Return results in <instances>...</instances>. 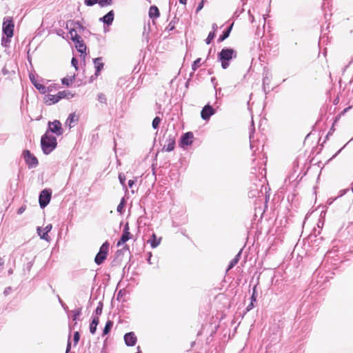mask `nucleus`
Listing matches in <instances>:
<instances>
[{
    "mask_svg": "<svg viewBox=\"0 0 353 353\" xmlns=\"http://www.w3.org/2000/svg\"><path fill=\"white\" fill-rule=\"evenodd\" d=\"M57 139L54 136L48 134V132L41 137V146L45 154H49L57 147Z\"/></svg>",
    "mask_w": 353,
    "mask_h": 353,
    "instance_id": "obj_1",
    "label": "nucleus"
},
{
    "mask_svg": "<svg viewBox=\"0 0 353 353\" xmlns=\"http://www.w3.org/2000/svg\"><path fill=\"white\" fill-rule=\"evenodd\" d=\"M236 57V52L232 48H223L218 54V59L221 63L223 69L228 68L230 61Z\"/></svg>",
    "mask_w": 353,
    "mask_h": 353,
    "instance_id": "obj_2",
    "label": "nucleus"
},
{
    "mask_svg": "<svg viewBox=\"0 0 353 353\" xmlns=\"http://www.w3.org/2000/svg\"><path fill=\"white\" fill-rule=\"evenodd\" d=\"M73 97V94L68 90H63L59 92L57 94H47L44 97L45 103L47 105H52L57 103L60 99L63 98L70 99Z\"/></svg>",
    "mask_w": 353,
    "mask_h": 353,
    "instance_id": "obj_3",
    "label": "nucleus"
},
{
    "mask_svg": "<svg viewBox=\"0 0 353 353\" xmlns=\"http://www.w3.org/2000/svg\"><path fill=\"white\" fill-rule=\"evenodd\" d=\"M109 245H110L108 241H105L101 246L99 251L97 254L95 259H94V262L97 265L101 264L106 259L107 254H108V252L109 250Z\"/></svg>",
    "mask_w": 353,
    "mask_h": 353,
    "instance_id": "obj_4",
    "label": "nucleus"
},
{
    "mask_svg": "<svg viewBox=\"0 0 353 353\" xmlns=\"http://www.w3.org/2000/svg\"><path fill=\"white\" fill-rule=\"evenodd\" d=\"M48 125V128L46 132H48V134L52 132L55 134L57 136H61L63 134V130L59 121L54 120V121H49Z\"/></svg>",
    "mask_w": 353,
    "mask_h": 353,
    "instance_id": "obj_5",
    "label": "nucleus"
},
{
    "mask_svg": "<svg viewBox=\"0 0 353 353\" xmlns=\"http://www.w3.org/2000/svg\"><path fill=\"white\" fill-rule=\"evenodd\" d=\"M3 35L7 37H12L14 31V23L12 19H4L2 27Z\"/></svg>",
    "mask_w": 353,
    "mask_h": 353,
    "instance_id": "obj_6",
    "label": "nucleus"
},
{
    "mask_svg": "<svg viewBox=\"0 0 353 353\" xmlns=\"http://www.w3.org/2000/svg\"><path fill=\"white\" fill-rule=\"evenodd\" d=\"M52 192L50 190L45 189L40 192L39 201L41 208H44L50 203Z\"/></svg>",
    "mask_w": 353,
    "mask_h": 353,
    "instance_id": "obj_7",
    "label": "nucleus"
},
{
    "mask_svg": "<svg viewBox=\"0 0 353 353\" xmlns=\"http://www.w3.org/2000/svg\"><path fill=\"white\" fill-rule=\"evenodd\" d=\"M23 157L29 168H33L37 166L39 163L37 159L29 150H24Z\"/></svg>",
    "mask_w": 353,
    "mask_h": 353,
    "instance_id": "obj_8",
    "label": "nucleus"
},
{
    "mask_svg": "<svg viewBox=\"0 0 353 353\" xmlns=\"http://www.w3.org/2000/svg\"><path fill=\"white\" fill-rule=\"evenodd\" d=\"M52 228V225L51 224H48L43 229H42L41 227H37V232L41 239L49 241L50 237L48 236V232L51 231Z\"/></svg>",
    "mask_w": 353,
    "mask_h": 353,
    "instance_id": "obj_9",
    "label": "nucleus"
},
{
    "mask_svg": "<svg viewBox=\"0 0 353 353\" xmlns=\"http://www.w3.org/2000/svg\"><path fill=\"white\" fill-rule=\"evenodd\" d=\"M215 114V110L209 104L205 105L201 112V118L203 120H208L211 116Z\"/></svg>",
    "mask_w": 353,
    "mask_h": 353,
    "instance_id": "obj_10",
    "label": "nucleus"
},
{
    "mask_svg": "<svg viewBox=\"0 0 353 353\" xmlns=\"http://www.w3.org/2000/svg\"><path fill=\"white\" fill-rule=\"evenodd\" d=\"M194 138L193 133L191 132H188L185 133L181 139V145L184 148L185 146L190 145L192 143V139Z\"/></svg>",
    "mask_w": 353,
    "mask_h": 353,
    "instance_id": "obj_11",
    "label": "nucleus"
},
{
    "mask_svg": "<svg viewBox=\"0 0 353 353\" xmlns=\"http://www.w3.org/2000/svg\"><path fill=\"white\" fill-rule=\"evenodd\" d=\"M131 238L130 233L129 232V226L128 223H126L124 230L123 232V234L121 236L120 240L117 243V246H120L122 244L125 243L126 241H128Z\"/></svg>",
    "mask_w": 353,
    "mask_h": 353,
    "instance_id": "obj_12",
    "label": "nucleus"
},
{
    "mask_svg": "<svg viewBox=\"0 0 353 353\" xmlns=\"http://www.w3.org/2000/svg\"><path fill=\"white\" fill-rule=\"evenodd\" d=\"M137 336L134 332H128L124 335V341L128 346H134L137 343Z\"/></svg>",
    "mask_w": 353,
    "mask_h": 353,
    "instance_id": "obj_13",
    "label": "nucleus"
},
{
    "mask_svg": "<svg viewBox=\"0 0 353 353\" xmlns=\"http://www.w3.org/2000/svg\"><path fill=\"white\" fill-rule=\"evenodd\" d=\"M114 13L113 10L108 12L105 16L100 18L99 20L104 24L110 26L114 20Z\"/></svg>",
    "mask_w": 353,
    "mask_h": 353,
    "instance_id": "obj_14",
    "label": "nucleus"
},
{
    "mask_svg": "<svg viewBox=\"0 0 353 353\" xmlns=\"http://www.w3.org/2000/svg\"><path fill=\"white\" fill-rule=\"evenodd\" d=\"M69 27H72L75 28L77 32H81L83 30V26L80 23L79 21H68L66 23V28H69Z\"/></svg>",
    "mask_w": 353,
    "mask_h": 353,
    "instance_id": "obj_15",
    "label": "nucleus"
},
{
    "mask_svg": "<svg viewBox=\"0 0 353 353\" xmlns=\"http://www.w3.org/2000/svg\"><path fill=\"white\" fill-rule=\"evenodd\" d=\"M94 64L96 68L95 74L99 75V72L103 68V63L102 62V59L101 57H98L94 59Z\"/></svg>",
    "mask_w": 353,
    "mask_h": 353,
    "instance_id": "obj_16",
    "label": "nucleus"
},
{
    "mask_svg": "<svg viewBox=\"0 0 353 353\" xmlns=\"http://www.w3.org/2000/svg\"><path fill=\"white\" fill-rule=\"evenodd\" d=\"M159 10L158 9V8L155 6H152L150 8V10H149V17L152 19H157L159 17Z\"/></svg>",
    "mask_w": 353,
    "mask_h": 353,
    "instance_id": "obj_17",
    "label": "nucleus"
},
{
    "mask_svg": "<svg viewBox=\"0 0 353 353\" xmlns=\"http://www.w3.org/2000/svg\"><path fill=\"white\" fill-rule=\"evenodd\" d=\"M75 43V47L77 48V50L83 53L85 52L86 50V46L84 44L83 41L81 39H77V41H74Z\"/></svg>",
    "mask_w": 353,
    "mask_h": 353,
    "instance_id": "obj_18",
    "label": "nucleus"
},
{
    "mask_svg": "<svg viewBox=\"0 0 353 353\" xmlns=\"http://www.w3.org/2000/svg\"><path fill=\"white\" fill-rule=\"evenodd\" d=\"M68 29L69 30V34L70 36V39L73 41H75L77 39H81V37L78 34V32L75 28H74L72 27H69V28H68Z\"/></svg>",
    "mask_w": 353,
    "mask_h": 353,
    "instance_id": "obj_19",
    "label": "nucleus"
},
{
    "mask_svg": "<svg viewBox=\"0 0 353 353\" xmlns=\"http://www.w3.org/2000/svg\"><path fill=\"white\" fill-rule=\"evenodd\" d=\"M160 241L161 239H157L156 235L153 234L151 239L148 240V242L150 243V245L152 248H155L159 245Z\"/></svg>",
    "mask_w": 353,
    "mask_h": 353,
    "instance_id": "obj_20",
    "label": "nucleus"
},
{
    "mask_svg": "<svg viewBox=\"0 0 353 353\" xmlns=\"http://www.w3.org/2000/svg\"><path fill=\"white\" fill-rule=\"evenodd\" d=\"M77 121H78V117L74 113H71L69 114V116L66 120L65 124L68 125L69 127L71 128L72 123H73L74 122Z\"/></svg>",
    "mask_w": 353,
    "mask_h": 353,
    "instance_id": "obj_21",
    "label": "nucleus"
},
{
    "mask_svg": "<svg viewBox=\"0 0 353 353\" xmlns=\"http://www.w3.org/2000/svg\"><path fill=\"white\" fill-rule=\"evenodd\" d=\"M241 252L240 251L236 256L235 257L230 261V264L228 265V270L233 268V267H234V265H236L239 259H240V257H241Z\"/></svg>",
    "mask_w": 353,
    "mask_h": 353,
    "instance_id": "obj_22",
    "label": "nucleus"
},
{
    "mask_svg": "<svg viewBox=\"0 0 353 353\" xmlns=\"http://www.w3.org/2000/svg\"><path fill=\"white\" fill-rule=\"evenodd\" d=\"M34 85L42 94H46L50 91L49 88H47L44 85L39 83H34Z\"/></svg>",
    "mask_w": 353,
    "mask_h": 353,
    "instance_id": "obj_23",
    "label": "nucleus"
},
{
    "mask_svg": "<svg viewBox=\"0 0 353 353\" xmlns=\"http://www.w3.org/2000/svg\"><path fill=\"white\" fill-rule=\"evenodd\" d=\"M270 83V78L268 76V72H267L263 79V90L265 93H267L266 88H269V85Z\"/></svg>",
    "mask_w": 353,
    "mask_h": 353,
    "instance_id": "obj_24",
    "label": "nucleus"
},
{
    "mask_svg": "<svg viewBox=\"0 0 353 353\" xmlns=\"http://www.w3.org/2000/svg\"><path fill=\"white\" fill-rule=\"evenodd\" d=\"M175 145V141L174 139H170L168 140V143L164 146V149L167 152H171L174 150Z\"/></svg>",
    "mask_w": 353,
    "mask_h": 353,
    "instance_id": "obj_25",
    "label": "nucleus"
},
{
    "mask_svg": "<svg viewBox=\"0 0 353 353\" xmlns=\"http://www.w3.org/2000/svg\"><path fill=\"white\" fill-rule=\"evenodd\" d=\"M232 26H230L227 30L223 31V34L220 36L219 39L220 41H223L229 37L230 31L232 30Z\"/></svg>",
    "mask_w": 353,
    "mask_h": 353,
    "instance_id": "obj_26",
    "label": "nucleus"
},
{
    "mask_svg": "<svg viewBox=\"0 0 353 353\" xmlns=\"http://www.w3.org/2000/svg\"><path fill=\"white\" fill-rule=\"evenodd\" d=\"M112 325H113V322L112 321H110V320L106 322V324H105V327L103 329V335L108 334L110 332Z\"/></svg>",
    "mask_w": 353,
    "mask_h": 353,
    "instance_id": "obj_27",
    "label": "nucleus"
},
{
    "mask_svg": "<svg viewBox=\"0 0 353 353\" xmlns=\"http://www.w3.org/2000/svg\"><path fill=\"white\" fill-rule=\"evenodd\" d=\"M72 319L73 321H76L81 314V308H78L71 311Z\"/></svg>",
    "mask_w": 353,
    "mask_h": 353,
    "instance_id": "obj_28",
    "label": "nucleus"
},
{
    "mask_svg": "<svg viewBox=\"0 0 353 353\" xmlns=\"http://www.w3.org/2000/svg\"><path fill=\"white\" fill-rule=\"evenodd\" d=\"M75 75L73 74L72 76L68 77H64L62 79L61 81L63 85H69L70 83H71L74 80Z\"/></svg>",
    "mask_w": 353,
    "mask_h": 353,
    "instance_id": "obj_29",
    "label": "nucleus"
},
{
    "mask_svg": "<svg viewBox=\"0 0 353 353\" xmlns=\"http://www.w3.org/2000/svg\"><path fill=\"white\" fill-rule=\"evenodd\" d=\"M125 205V199L123 198L121 200V201L117 208V210L119 213L121 214L123 212Z\"/></svg>",
    "mask_w": 353,
    "mask_h": 353,
    "instance_id": "obj_30",
    "label": "nucleus"
},
{
    "mask_svg": "<svg viewBox=\"0 0 353 353\" xmlns=\"http://www.w3.org/2000/svg\"><path fill=\"white\" fill-rule=\"evenodd\" d=\"M97 3L101 7L110 6L112 3V0H97Z\"/></svg>",
    "mask_w": 353,
    "mask_h": 353,
    "instance_id": "obj_31",
    "label": "nucleus"
},
{
    "mask_svg": "<svg viewBox=\"0 0 353 353\" xmlns=\"http://www.w3.org/2000/svg\"><path fill=\"white\" fill-rule=\"evenodd\" d=\"M161 118H160V117H156L153 119V121H152V128H153L154 129H157V128H159V124H160V123H161Z\"/></svg>",
    "mask_w": 353,
    "mask_h": 353,
    "instance_id": "obj_32",
    "label": "nucleus"
},
{
    "mask_svg": "<svg viewBox=\"0 0 353 353\" xmlns=\"http://www.w3.org/2000/svg\"><path fill=\"white\" fill-rule=\"evenodd\" d=\"M201 59L198 58L193 62V63L192 65V69L193 71H196V69L201 65Z\"/></svg>",
    "mask_w": 353,
    "mask_h": 353,
    "instance_id": "obj_33",
    "label": "nucleus"
},
{
    "mask_svg": "<svg viewBox=\"0 0 353 353\" xmlns=\"http://www.w3.org/2000/svg\"><path fill=\"white\" fill-rule=\"evenodd\" d=\"M103 310V304L102 303L99 302L98 306L97 307L94 316H99L101 314Z\"/></svg>",
    "mask_w": 353,
    "mask_h": 353,
    "instance_id": "obj_34",
    "label": "nucleus"
},
{
    "mask_svg": "<svg viewBox=\"0 0 353 353\" xmlns=\"http://www.w3.org/2000/svg\"><path fill=\"white\" fill-rule=\"evenodd\" d=\"M261 193V190H259L258 189L251 190L248 192L249 197H256L259 196V194Z\"/></svg>",
    "mask_w": 353,
    "mask_h": 353,
    "instance_id": "obj_35",
    "label": "nucleus"
},
{
    "mask_svg": "<svg viewBox=\"0 0 353 353\" xmlns=\"http://www.w3.org/2000/svg\"><path fill=\"white\" fill-rule=\"evenodd\" d=\"M10 38L11 37H3L1 39V45L4 47H7L10 43Z\"/></svg>",
    "mask_w": 353,
    "mask_h": 353,
    "instance_id": "obj_36",
    "label": "nucleus"
},
{
    "mask_svg": "<svg viewBox=\"0 0 353 353\" xmlns=\"http://www.w3.org/2000/svg\"><path fill=\"white\" fill-rule=\"evenodd\" d=\"M214 37H215L214 32H210L209 33L207 39H205L206 43L210 44L211 43V41L214 39Z\"/></svg>",
    "mask_w": 353,
    "mask_h": 353,
    "instance_id": "obj_37",
    "label": "nucleus"
},
{
    "mask_svg": "<svg viewBox=\"0 0 353 353\" xmlns=\"http://www.w3.org/2000/svg\"><path fill=\"white\" fill-rule=\"evenodd\" d=\"M98 101L101 103H106V97L105 95L103 93H100L97 96Z\"/></svg>",
    "mask_w": 353,
    "mask_h": 353,
    "instance_id": "obj_38",
    "label": "nucleus"
},
{
    "mask_svg": "<svg viewBox=\"0 0 353 353\" xmlns=\"http://www.w3.org/2000/svg\"><path fill=\"white\" fill-rule=\"evenodd\" d=\"M119 181H120L121 184L123 187H125V182L126 178H125V174H122V173H120V174H119Z\"/></svg>",
    "mask_w": 353,
    "mask_h": 353,
    "instance_id": "obj_39",
    "label": "nucleus"
},
{
    "mask_svg": "<svg viewBox=\"0 0 353 353\" xmlns=\"http://www.w3.org/2000/svg\"><path fill=\"white\" fill-rule=\"evenodd\" d=\"M97 325L95 324H92V323L90 325V332L91 334H94L96 332Z\"/></svg>",
    "mask_w": 353,
    "mask_h": 353,
    "instance_id": "obj_40",
    "label": "nucleus"
},
{
    "mask_svg": "<svg viewBox=\"0 0 353 353\" xmlns=\"http://www.w3.org/2000/svg\"><path fill=\"white\" fill-rule=\"evenodd\" d=\"M79 339H80V334H79V333L78 332H75L74 333V338H73V339H74V344H75V345L79 342Z\"/></svg>",
    "mask_w": 353,
    "mask_h": 353,
    "instance_id": "obj_41",
    "label": "nucleus"
},
{
    "mask_svg": "<svg viewBox=\"0 0 353 353\" xmlns=\"http://www.w3.org/2000/svg\"><path fill=\"white\" fill-rule=\"evenodd\" d=\"M97 3V0H85V4L88 6H92Z\"/></svg>",
    "mask_w": 353,
    "mask_h": 353,
    "instance_id": "obj_42",
    "label": "nucleus"
},
{
    "mask_svg": "<svg viewBox=\"0 0 353 353\" xmlns=\"http://www.w3.org/2000/svg\"><path fill=\"white\" fill-rule=\"evenodd\" d=\"M92 324H95L97 325H98L99 323V316H92V322H91Z\"/></svg>",
    "mask_w": 353,
    "mask_h": 353,
    "instance_id": "obj_43",
    "label": "nucleus"
},
{
    "mask_svg": "<svg viewBox=\"0 0 353 353\" xmlns=\"http://www.w3.org/2000/svg\"><path fill=\"white\" fill-rule=\"evenodd\" d=\"M71 63L76 68V70L78 69V68H77L78 61H77V59L76 58L73 57L72 59Z\"/></svg>",
    "mask_w": 353,
    "mask_h": 353,
    "instance_id": "obj_44",
    "label": "nucleus"
},
{
    "mask_svg": "<svg viewBox=\"0 0 353 353\" xmlns=\"http://www.w3.org/2000/svg\"><path fill=\"white\" fill-rule=\"evenodd\" d=\"M204 2L205 1L204 0H202L198 5L197 8H196V12H199L203 7V5H204Z\"/></svg>",
    "mask_w": 353,
    "mask_h": 353,
    "instance_id": "obj_45",
    "label": "nucleus"
},
{
    "mask_svg": "<svg viewBox=\"0 0 353 353\" xmlns=\"http://www.w3.org/2000/svg\"><path fill=\"white\" fill-rule=\"evenodd\" d=\"M255 293H256V286H254L253 288V293L251 296V301H252V302H254L256 301Z\"/></svg>",
    "mask_w": 353,
    "mask_h": 353,
    "instance_id": "obj_46",
    "label": "nucleus"
},
{
    "mask_svg": "<svg viewBox=\"0 0 353 353\" xmlns=\"http://www.w3.org/2000/svg\"><path fill=\"white\" fill-rule=\"evenodd\" d=\"M11 290H12L11 287H8V288H6L4 290V291H3V294H4V295H5V296H8V295L10 294V292Z\"/></svg>",
    "mask_w": 353,
    "mask_h": 353,
    "instance_id": "obj_47",
    "label": "nucleus"
},
{
    "mask_svg": "<svg viewBox=\"0 0 353 353\" xmlns=\"http://www.w3.org/2000/svg\"><path fill=\"white\" fill-rule=\"evenodd\" d=\"M151 258H152V253H151V252L148 253L147 261H148V263H150V264H152V263H153L152 262Z\"/></svg>",
    "mask_w": 353,
    "mask_h": 353,
    "instance_id": "obj_48",
    "label": "nucleus"
},
{
    "mask_svg": "<svg viewBox=\"0 0 353 353\" xmlns=\"http://www.w3.org/2000/svg\"><path fill=\"white\" fill-rule=\"evenodd\" d=\"M26 208L24 206H21L18 209L17 213L19 214H21L25 211Z\"/></svg>",
    "mask_w": 353,
    "mask_h": 353,
    "instance_id": "obj_49",
    "label": "nucleus"
},
{
    "mask_svg": "<svg viewBox=\"0 0 353 353\" xmlns=\"http://www.w3.org/2000/svg\"><path fill=\"white\" fill-rule=\"evenodd\" d=\"M166 29H168L169 31H171L174 29V25H173L172 23H170Z\"/></svg>",
    "mask_w": 353,
    "mask_h": 353,
    "instance_id": "obj_50",
    "label": "nucleus"
},
{
    "mask_svg": "<svg viewBox=\"0 0 353 353\" xmlns=\"http://www.w3.org/2000/svg\"><path fill=\"white\" fill-rule=\"evenodd\" d=\"M253 303L252 301H251V303L248 305L246 310L247 311H250V310H252L254 307V305H253Z\"/></svg>",
    "mask_w": 353,
    "mask_h": 353,
    "instance_id": "obj_51",
    "label": "nucleus"
},
{
    "mask_svg": "<svg viewBox=\"0 0 353 353\" xmlns=\"http://www.w3.org/2000/svg\"><path fill=\"white\" fill-rule=\"evenodd\" d=\"M134 184V181L133 180L128 181V186L132 188L133 185Z\"/></svg>",
    "mask_w": 353,
    "mask_h": 353,
    "instance_id": "obj_52",
    "label": "nucleus"
},
{
    "mask_svg": "<svg viewBox=\"0 0 353 353\" xmlns=\"http://www.w3.org/2000/svg\"><path fill=\"white\" fill-rule=\"evenodd\" d=\"M70 347H71V343H70V341H68V345H67V348H66V352L65 353H68V352L70 350Z\"/></svg>",
    "mask_w": 353,
    "mask_h": 353,
    "instance_id": "obj_53",
    "label": "nucleus"
},
{
    "mask_svg": "<svg viewBox=\"0 0 353 353\" xmlns=\"http://www.w3.org/2000/svg\"><path fill=\"white\" fill-rule=\"evenodd\" d=\"M317 226L319 228H322L323 226V221H319L317 223Z\"/></svg>",
    "mask_w": 353,
    "mask_h": 353,
    "instance_id": "obj_54",
    "label": "nucleus"
},
{
    "mask_svg": "<svg viewBox=\"0 0 353 353\" xmlns=\"http://www.w3.org/2000/svg\"><path fill=\"white\" fill-rule=\"evenodd\" d=\"M32 267V262H29V263H27V269L28 270H30Z\"/></svg>",
    "mask_w": 353,
    "mask_h": 353,
    "instance_id": "obj_55",
    "label": "nucleus"
},
{
    "mask_svg": "<svg viewBox=\"0 0 353 353\" xmlns=\"http://www.w3.org/2000/svg\"><path fill=\"white\" fill-rule=\"evenodd\" d=\"M348 190H343L340 191L339 196L344 195Z\"/></svg>",
    "mask_w": 353,
    "mask_h": 353,
    "instance_id": "obj_56",
    "label": "nucleus"
},
{
    "mask_svg": "<svg viewBox=\"0 0 353 353\" xmlns=\"http://www.w3.org/2000/svg\"><path fill=\"white\" fill-rule=\"evenodd\" d=\"M4 264V260L0 257V268H2Z\"/></svg>",
    "mask_w": 353,
    "mask_h": 353,
    "instance_id": "obj_57",
    "label": "nucleus"
},
{
    "mask_svg": "<svg viewBox=\"0 0 353 353\" xmlns=\"http://www.w3.org/2000/svg\"><path fill=\"white\" fill-rule=\"evenodd\" d=\"M179 3L183 5L186 4L187 0H179Z\"/></svg>",
    "mask_w": 353,
    "mask_h": 353,
    "instance_id": "obj_58",
    "label": "nucleus"
},
{
    "mask_svg": "<svg viewBox=\"0 0 353 353\" xmlns=\"http://www.w3.org/2000/svg\"><path fill=\"white\" fill-rule=\"evenodd\" d=\"M61 305L63 307L64 310H67L68 309V306L64 303L61 304Z\"/></svg>",
    "mask_w": 353,
    "mask_h": 353,
    "instance_id": "obj_59",
    "label": "nucleus"
},
{
    "mask_svg": "<svg viewBox=\"0 0 353 353\" xmlns=\"http://www.w3.org/2000/svg\"><path fill=\"white\" fill-rule=\"evenodd\" d=\"M216 28H217V26H216V24L214 23V24L212 25V29H213V30H214V31Z\"/></svg>",
    "mask_w": 353,
    "mask_h": 353,
    "instance_id": "obj_60",
    "label": "nucleus"
},
{
    "mask_svg": "<svg viewBox=\"0 0 353 353\" xmlns=\"http://www.w3.org/2000/svg\"><path fill=\"white\" fill-rule=\"evenodd\" d=\"M252 139V134H250V142H251V143H250V146H251V148H252V147H253V146H252V141H251V139Z\"/></svg>",
    "mask_w": 353,
    "mask_h": 353,
    "instance_id": "obj_61",
    "label": "nucleus"
},
{
    "mask_svg": "<svg viewBox=\"0 0 353 353\" xmlns=\"http://www.w3.org/2000/svg\"><path fill=\"white\" fill-rule=\"evenodd\" d=\"M58 299H59V301L61 304L63 303V301L61 300V299L59 297V296H58Z\"/></svg>",
    "mask_w": 353,
    "mask_h": 353,
    "instance_id": "obj_62",
    "label": "nucleus"
},
{
    "mask_svg": "<svg viewBox=\"0 0 353 353\" xmlns=\"http://www.w3.org/2000/svg\"><path fill=\"white\" fill-rule=\"evenodd\" d=\"M12 273H13V270H12V269H10V270H8V274H12Z\"/></svg>",
    "mask_w": 353,
    "mask_h": 353,
    "instance_id": "obj_63",
    "label": "nucleus"
},
{
    "mask_svg": "<svg viewBox=\"0 0 353 353\" xmlns=\"http://www.w3.org/2000/svg\"><path fill=\"white\" fill-rule=\"evenodd\" d=\"M30 77V79H31L32 83L34 84V83H35V82L33 81V77Z\"/></svg>",
    "mask_w": 353,
    "mask_h": 353,
    "instance_id": "obj_64",
    "label": "nucleus"
}]
</instances>
